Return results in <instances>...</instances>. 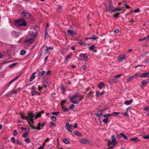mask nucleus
Segmentation results:
<instances>
[{
	"label": "nucleus",
	"instance_id": "obj_21",
	"mask_svg": "<svg viewBox=\"0 0 149 149\" xmlns=\"http://www.w3.org/2000/svg\"><path fill=\"white\" fill-rule=\"evenodd\" d=\"M132 102V101L131 100H128L125 101L124 104L127 105H129Z\"/></svg>",
	"mask_w": 149,
	"mask_h": 149
},
{
	"label": "nucleus",
	"instance_id": "obj_58",
	"mask_svg": "<svg viewBox=\"0 0 149 149\" xmlns=\"http://www.w3.org/2000/svg\"><path fill=\"white\" fill-rule=\"evenodd\" d=\"M139 11H140V10L139 8H138L137 9H135L134 10V12L135 13H136L137 12Z\"/></svg>",
	"mask_w": 149,
	"mask_h": 149
},
{
	"label": "nucleus",
	"instance_id": "obj_23",
	"mask_svg": "<svg viewBox=\"0 0 149 149\" xmlns=\"http://www.w3.org/2000/svg\"><path fill=\"white\" fill-rule=\"evenodd\" d=\"M146 73V72H144L142 74H140V78H143L144 77H147V75Z\"/></svg>",
	"mask_w": 149,
	"mask_h": 149
},
{
	"label": "nucleus",
	"instance_id": "obj_49",
	"mask_svg": "<svg viewBox=\"0 0 149 149\" xmlns=\"http://www.w3.org/2000/svg\"><path fill=\"white\" fill-rule=\"evenodd\" d=\"M114 13H114V17H116V18H118V16L119 15L118 13V12H117L116 13V12H114Z\"/></svg>",
	"mask_w": 149,
	"mask_h": 149
},
{
	"label": "nucleus",
	"instance_id": "obj_31",
	"mask_svg": "<svg viewBox=\"0 0 149 149\" xmlns=\"http://www.w3.org/2000/svg\"><path fill=\"white\" fill-rule=\"evenodd\" d=\"M63 141L66 144H69L70 143L69 141L67 139L65 138L63 139Z\"/></svg>",
	"mask_w": 149,
	"mask_h": 149
},
{
	"label": "nucleus",
	"instance_id": "obj_55",
	"mask_svg": "<svg viewBox=\"0 0 149 149\" xmlns=\"http://www.w3.org/2000/svg\"><path fill=\"white\" fill-rule=\"evenodd\" d=\"M35 90H36V88H35V86H33L32 87V88L31 89V91L32 92V91H35Z\"/></svg>",
	"mask_w": 149,
	"mask_h": 149
},
{
	"label": "nucleus",
	"instance_id": "obj_46",
	"mask_svg": "<svg viewBox=\"0 0 149 149\" xmlns=\"http://www.w3.org/2000/svg\"><path fill=\"white\" fill-rule=\"evenodd\" d=\"M10 95H13L15 93H17L15 90H12L10 93Z\"/></svg>",
	"mask_w": 149,
	"mask_h": 149
},
{
	"label": "nucleus",
	"instance_id": "obj_9",
	"mask_svg": "<svg viewBox=\"0 0 149 149\" xmlns=\"http://www.w3.org/2000/svg\"><path fill=\"white\" fill-rule=\"evenodd\" d=\"M80 142L84 144L90 143V141L88 139H82L80 141Z\"/></svg>",
	"mask_w": 149,
	"mask_h": 149
},
{
	"label": "nucleus",
	"instance_id": "obj_62",
	"mask_svg": "<svg viewBox=\"0 0 149 149\" xmlns=\"http://www.w3.org/2000/svg\"><path fill=\"white\" fill-rule=\"evenodd\" d=\"M143 110H146L147 111L149 110V107H145L144 108Z\"/></svg>",
	"mask_w": 149,
	"mask_h": 149
},
{
	"label": "nucleus",
	"instance_id": "obj_3",
	"mask_svg": "<svg viewBox=\"0 0 149 149\" xmlns=\"http://www.w3.org/2000/svg\"><path fill=\"white\" fill-rule=\"evenodd\" d=\"M15 25L19 27L24 26L26 25V23L25 20L22 19L16 21L15 22Z\"/></svg>",
	"mask_w": 149,
	"mask_h": 149
},
{
	"label": "nucleus",
	"instance_id": "obj_2",
	"mask_svg": "<svg viewBox=\"0 0 149 149\" xmlns=\"http://www.w3.org/2000/svg\"><path fill=\"white\" fill-rule=\"evenodd\" d=\"M36 34L37 33L36 32L34 33L32 31H29L28 33V36L26 40L27 43L29 44L33 43L34 40L36 36Z\"/></svg>",
	"mask_w": 149,
	"mask_h": 149
},
{
	"label": "nucleus",
	"instance_id": "obj_45",
	"mask_svg": "<svg viewBox=\"0 0 149 149\" xmlns=\"http://www.w3.org/2000/svg\"><path fill=\"white\" fill-rule=\"evenodd\" d=\"M143 138L145 139H149V135H146L143 136Z\"/></svg>",
	"mask_w": 149,
	"mask_h": 149
},
{
	"label": "nucleus",
	"instance_id": "obj_35",
	"mask_svg": "<svg viewBox=\"0 0 149 149\" xmlns=\"http://www.w3.org/2000/svg\"><path fill=\"white\" fill-rule=\"evenodd\" d=\"M45 72L44 71H42L39 73L38 76H41L43 75L45 73Z\"/></svg>",
	"mask_w": 149,
	"mask_h": 149
},
{
	"label": "nucleus",
	"instance_id": "obj_30",
	"mask_svg": "<svg viewBox=\"0 0 149 149\" xmlns=\"http://www.w3.org/2000/svg\"><path fill=\"white\" fill-rule=\"evenodd\" d=\"M113 114H111V113H108L107 114H104L103 115V116L105 118H107L109 116L113 115Z\"/></svg>",
	"mask_w": 149,
	"mask_h": 149
},
{
	"label": "nucleus",
	"instance_id": "obj_10",
	"mask_svg": "<svg viewBox=\"0 0 149 149\" xmlns=\"http://www.w3.org/2000/svg\"><path fill=\"white\" fill-rule=\"evenodd\" d=\"M126 57V55L125 54L120 55L118 56V60L120 62L124 60Z\"/></svg>",
	"mask_w": 149,
	"mask_h": 149
},
{
	"label": "nucleus",
	"instance_id": "obj_14",
	"mask_svg": "<svg viewBox=\"0 0 149 149\" xmlns=\"http://www.w3.org/2000/svg\"><path fill=\"white\" fill-rule=\"evenodd\" d=\"M105 86V84L102 82H101L98 85V87L99 88L101 89L103 87Z\"/></svg>",
	"mask_w": 149,
	"mask_h": 149
},
{
	"label": "nucleus",
	"instance_id": "obj_11",
	"mask_svg": "<svg viewBox=\"0 0 149 149\" xmlns=\"http://www.w3.org/2000/svg\"><path fill=\"white\" fill-rule=\"evenodd\" d=\"M42 52L43 53L45 54L47 53L48 52V47L46 46L43 47L42 49Z\"/></svg>",
	"mask_w": 149,
	"mask_h": 149
},
{
	"label": "nucleus",
	"instance_id": "obj_5",
	"mask_svg": "<svg viewBox=\"0 0 149 149\" xmlns=\"http://www.w3.org/2000/svg\"><path fill=\"white\" fill-rule=\"evenodd\" d=\"M111 137L112 139V140L111 141H108V146H110V145H113L115 146L116 142V139H115V137L114 135H112L111 136Z\"/></svg>",
	"mask_w": 149,
	"mask_h": 149
},
{
	"label": "nucleus",
	"instance_id": "obj_1",
	"mask_svg": "<svg viewBox=\"0 0 149 149\" xmlns=\"http://www.w3.org/2000/svg\"><path fill=\"white\" fill-rule=\"evenodd\" d=\"M83 97L81 94L77 93L69 98L72 102V103L74 104H78Z\"/></svg>",
	"mask_w": 149,
	"mask_h": 149
},
{
	"label": "nucleus",
	"instance_id": "obj_33",
	"mask_svg": "<svg viewBox=\"0 0 149 149\" xmlns=\"http://www.w3.org/2000/svg\"><path fill=\"white\" fill-rule=\"evenodd\" d=\"M17 64V63H15L11 64L9 65V67L10 68H11Z\"/></svg>",
	"mask_w": 149,
	"mask_h": 149
},
{
	"label": "nucleus",
	"instance_id": "obj_51",
	"mask_svg": "<svg viewBox=\"0 0 149 149\" xmlns=\"http://www.w3.org/2000/svg\"><path fill=\"white\" fill-rule=\"evenodd\" d=\"M45 38H48V33L47 31V30H45Z\"/></svg>",
	"mask_w": 149,
	"mask_h": 149
},
{
	"label": "nucleus",
	"instance_id": "obj_15",
	"mask_svg": "<svg viewBox=\"0 0 149 149\" xmlns=\"http://www.w3.org/2000/svg\"><path fill=\"white\" fill-rule=\"evenodd\" d=\"M19 75L15 77L14 79L10 81L8 84V86H9L13 82L17 79L19 77Z\"/></svg>",
	"mask_w": 149,
	"mask_h": 149
},
{
	"label": "nucleus",
	"instance_id": "obj_41",
	"mask_svg": "<svg viewBox=\"0 0 149 149\" xmlns=\"http://www.w3.org/2000/svg\"><path fill=\"white\" fill-rule=\"evenodd\" d=\"M102 113L101 111H99L96 114V116H97L99 117L102 115Z\"/></svg>",
	"mask_w": 149,
	"mask_h": 149
},
{
	"label": "nucleus",
	"instance_id": "obj_22",
	"mask_svg": "<svg viewBox=\"0 0 149 149\" xmlns=\"http://www.w3.org/2000/svg\"><path fill=\"white\" fill-rule=\"evenodd\" d=\"M104 92L102 91L101 92H98L97 91L96 92V96H97L100 95H102L104 94Z\"/></svg>",
	"mask_w": 149,
	"mask_h": 149
},
{
	"label": "nucleus",
	"instance_id": "obj_43",
	"mask_svg": "<svg viewBox=\"0 0 149 149\" xmlns=\"http://www.w3.org/2000/svg\"><path fill=\"white\" fill-rule=\"evenodd\" d=\"M20 115H21V116L22 118H24L27 120V119L26 118H27V117H28V116H26L22 113Z\"/></svg>",
	"mask_w": 149,
	"mask_h": 149
},
{
	"label": "nucleus",
	"instance_id": "obj_17",
	"mask_svg": "<svg viewBox=\"0 0 149 149\" xmlns=\"http://www.w3.org/2000/svg\"><path fill=\"white\" fill-rule=\"evenodd\" d=\"M79 56L81 57L82 56H83L84 60L86 61L88 59V57L85 54H81Z\"/></svg>",
	"mask_w": 149,
	"mask_h": 149
},
{
	"label": "nucleus",
	"instance_id": "obj_16",
	"mask_svg": "<svg viewBox=\"0 0 149 149\" xmlns=\"http://www.w3.org/2000/svg\"><path fill=\"white\" fill-rule=\"evenodd\" d=\"M36 73V72H34L33 74H32V75H31V76L30 77V81H32L35 78V77H36V76L35 75Z\"/></svg>",
	"mask_w": 149,
	"mask_h": 149
},
{
	"label": "nucleus",
	"instance_id": "obj_59",
	"mask_svg": "<svg viewBox=\"0 0 149 149\" xmlns=\"http://www.w3.org/2000/svg\"><path fill=\"white\" fill-rule=\"evenodd\" d=\"M119 32V30L118 29H115L114 30V33H118Z\"/></svg>",
	"mask_w": 149,
	"mask_h": 149
},
{
	"label": "nucleus",
	"instance_id": "obj_63",
	"mask_svg": "<svg viewBox=\"0 0 149 149\" xmlns=\"http://www.w3.org/2000/svg\"><path fill=\"white\" fill-rule=\"evenodd\" d=\"M74 107V104H71L70 106V109H72Z\"/></svg>",
	"mask_w": 149,
	"mask_h": 149
},
{
	"label": "nucleus",
	"instance_id": "obj_64",
	"mask_svg": "<svg viewBox=\"0 0 149 149\" xmlns=\"http://www.w3.org/2000/svg\"><path fill=\"white\" fill-rule=\"evenodd\" d=\"M20 89V88L19 87L18 89H17L16 90H15V91L16 93H18Z\"/></svg>",
	"mask_w": 149,
	"mask_h": 149
},
{
	"label": "nucleus",
	"instance_id": "obj_13",
	"mask_svg": "<svg viewBox=\"0 0 149 149\" xmlns=\"http://www.w3.org/2000/svg\"><path fill=\"white\" fill-rule=\"evenodd\" d=\"M106 10L107 11L110 12L111 13L114 12L113 8H111L109 6H106Z\"/></svg>",
	"mask_w": 149,
	"mask_h": 149
},
{
	"label": "nucleus",
	"instance_id": "obj_24",
	"mask_svg": "<svg viewBox=\"0 0 149 149\" xmlns=\"http://www.w3.org/2000/svg\"><path fill=\"white\" fill-rule=\"evenodd\" d=\"M149 82L148 81V79H146L143 80L141 83V84L143 85L146 84Z\"/></svg>",
	"mask_w": 149,
	"mask_h": 149
},
{
	"label": "nucleus",
	"instance_id": "obj_44",
	"mask_svg": "<svg viewBox=\"0 0 149 149\" xmlns=\"http://www.w3.org/2000/svg\"><path fill=\"white\" fill-rule=\"evenodd\" d=\"M109 146V147L106 149H112L115 147V145H111Z\"/></svg>",
	"mask_w": 149,
	"mask_h": 149
},
{
	"label": "nucleus",
	"instance_id": "obj_7",
	"mask_svg": "<svg viewBox=\"0 0 149 149\" xmlns=\"http://www.w3.org/2000/svg\"><path fill=\"white\" fill-rule=\"evenodd\" d=\"M65 127L66 130L70 132H72L71 130L73 129V124L70 125L69 123L66 124Z\"/></svg>",
	"mask_w": 149,
	"mask_h": 149
},
{
	"label": "nucleus",
	"instance_id": "obj_26",
	"mask_svg": "<svg viewBox=\"0 0 149 149\" xmlns=\"http://www.w3.org/2000/svg\"><path fill=\"white\" fill-rule=\"evenodd\" d=\"M31 94L32 96H33L34 95H38L40 94L38 92L36 91H32L31 92Z\"/></svg>",
	"mask_w": 149,
	"mask_h": 149
},
{
	"label": "nucleus",
	"instance_id": "obj_48",
	"mask_svg": "<svg viewBox=\"0 0 149 149\" xmlns=\"http://www.w3.org/2000/svg\"><path fill=\"white\" fill-rule=\"evenodd\" d=\"M108 121V119L107 118H106L104 119H103L102 120L103 122L104 123H107V121Z\"/></svg>",
	"mask_w": 149,
	"mask_h": 149
},
{
	"label": "nucleus",
	"instance_id": "obj_40",
	"mask_svg": "<svg viewBox=\"0 0 149 149\" xmlns=\"http://www.w3.org/2000/svg\"><path fill=\"white\" fill-rule=\"evenodd\" d=\"M51 120L54 121H55L56 120V118L54 116H51L50 117Z\"/></svg>",
	"mask_w": 149,
	"mask_h": 149
},
{
	"label": "nucleus",
	"instance_id": "obj_12",
	"mask_svg": "<svg viewBox=\"0 0 149 149\" xmlns=\"http://www.w3.org/2000/svg\"><path fill=\"white\" fill-rule=\"evenodd\" d=\"M119 136L120 138H123L124 139L127 140V137L124 135L123 133H120L119 135Z\"/></svg>",
	"mask_w": 149,
	"mask_h": 149
},
{
	"label": "nucleus",
	"instance_id": "obj_47",
	"mask_svg": "<svg viewBox=\"0 0 149 149\" xmlns=\"http://www.w3.org/2000/svg\"><path fill=\"white\" fill-rule=\"evenodd\" d=\"M11 141L13 143H14L15 142V139L14 137H11Z\"/></svg>",
	"mask_w": 149,
	"mask_h": 149
},
{
	"label": "nucleus",
	"instance_id": "obj_4",
	"mask_svg": "<svg viewBox=\"0 0 149 149\" xmlns=\"http://www.w3.org/2000/svg\"><path fill=\"white\" fill-rule=\"evenodd\" d=\"M35 114H34L31 113H29L28 114V117L26 118L27 119V121L31 126V124L30 122L31 121L32 123H33L34 121L33 118L35 117Z\"/></svg>",
	"mask_w": 149,
	"mask_h": 149
},
{
	"label": "nucleus",
	"instance_id": "obj_19",
	"mask_svg": "<svg viewBox=\"0 0 149 149\" xmlns=\"http://www.w3.org/2000/svg\"><path fill=\"white\" fill-rule=\"evenodd\" d=\"M56 10L57 11L61 12L62 10L61 6H57L56 7Z\"/></svg>",
	"mask_w": 149,
	"mask_h": 149
},
{
	"label": "nucleus",
	"instance_id": "obj_18",
	"mask_svg": "<svg viewBox=\"0 0 149 149\" xmlns=\"http://www.w3.org/2000/svg\"><path fill=\"white\" fill-rule=\"evenodd\" d=\"M12 35L15 38L17 37L18 36V33L15 31L13 32L12 33Z\"/></svg>",
	"mask_w": 149,
	"mask_h": 149
},
{
	"label": "nucleus",
	"instance_id": "obj_38",
	"mask_svg": "<svg viewBox=\"0 0 149 149\" xmlns=\"http://www.w3.org/2000/svg\"><path fill=\"white\" fill-rule=\"evenodd\" d=\"M61 89L62 90V93L63 94H65V90L64 87L63 86H62L61 87Z\"/></svg>",
	"mask_w": 149,
	"mask_h": 149
},
{
	"label": "nucleus",
	"instance_id": "obj_32",
	"mask_svg": "<svg viewBox=\"0 0 149 149\" xmlns=\"http://www.w3.org/2000/svg\"><path fill=\"white\" fill-rule=\"evenodd\" d=\"M74 134L77 136H79L80 137L82 136V134L77 131L74 132Z\"/></svg>",
	"mask_w": 149,
	"mask_h": 149
},
{
	"label": "nucleus",
	"instance_id": "obj_53",
	"mask_svg": "<svg viewBox=\"0 0 149 149\" xmlns=\"http://www.w3.org/2000/svg\"><path fill=\"white\" fill-rule=\"evenodd\" d=\"M93 94V92L92 91H90V93L88 94V97H91Z\"/></svg>",
	"mask_w": 149,
	"mask_h": 149
},
{
	"label": "nucleus",
	"instance_id": "obj_57",
	"mask_svg": "<svg viewBox=\"0 0 149 149\" xmlns=\"http://www.w3.org/2000/svg\"><path fill=\"white\" fill-rule=\"evenodd\" d=\"M17 130H14V131L13 133V135L14 136H16L17 134Z\"/></svg>",
	"mask_w": 149,
	"mask_h": 149
},
{
	"label": "nucleus",
	"instance_id": "obj_8",
	"mask_svg": "<svg viewBox=\"0 0 149 149\" xmlns=\"http://www.w3.org/2000/svg\"><path fill=\"white\" fill-rule=\"evenodd\" d=\"M140 74L137 73L134 75H132L130 77H128L127 79V82H128L130 81L131 80H132L134 78H136L137 77H138L140 75Z\"/></svg>",
	"mask_w": 149,
	"mask_h": 149
},
{
	"label": "nucleus",
	"instance_id": "obj_54",
	"mask_svg": "<svg viewBox=\"0 0 149 149\" xmlns=\"http://www.w3.org/2000/svg\"><path fill=\"white\" fill-rule=\"evenodd\" d=\"M16 142L18 145H20L21 144V142L19 140H16Z\"/></svg>",
	"mask_w": 149,
	"mask_h": 149
},
{
	"label": "nucleus",
	"instance_id": "obj_52",
	"mask_svg": "<svg viewBox=\"0 0 149 149\" xmlns=\"http://www.w3.org/2000/svg\"><path fill=\"white\" fill-rule=\"evenodd\" d=\"M95 47V46L94 45H91L89 47V49L90 50L94 49Z\"/></svg>",
	"mask_w": 149,
	"mask_h": 149
},
{
	"label": "nucleus",
	"instance_id": "obj_34",
	"mask_svg": "<svg viewBox=\"0 0 149 149\" xmlns=\"http://www.w3.org/2000/svg\"><path fill=\"white\" fill-rule=\"evenodd\" d=\"M26 53V51L25 50L23 49L20 52V54L21 55H24Z\"/></svg>",
	"mask_w": 149,
	"mask_h": 149
},
{
	"label": "nucleus",
	"instance_id": "obj_42",
	"mask_svg": "<svg viewBox=\"0 0 149 149\" xmlns=\"http://www.w3.org/2000/svg\"><path fill=\"white\" fill-rule=\"evenodd\" d=\"M41 116V114L40 113H37L36 115L35 114V117H34L36 118H38L39 117Z\"/></svg>",
	"mask_w": 149,
	"mask_h": 149
},
{
	"label": "nucleus",
	"instance_id": "obj_37",
	"mask_svg": "<svg viewBox=\"0 0 149 149\" xmlns=\"http://www.w3.org/2000/svg\"><path fill=\"white\" fill-rule=\"evenodd\" d=\"M29 133L28 132H25L22 135V136L24 138H26L28 135Z\"/></svg>",
	"mask_w": 149,
	"mask_h": 149
},
{
	"label": "nucleus",
	"instance_id": "obj_27",
	"mask_svg": "<svg viewBox=\"0 0 149 149\" xmlns=\"http://www.w3.org/2000/svg\"><path fill=\"white\" fill-rule=\"evenodd\" d=\"M121 10V7L114 8H113L114 12H115L117 11H120Z\"/></svg>",
	"mask_w": 149,
	"mask_h": 149
},
{
	"label": "nucleus",
	"instance_id": "obj_28",
	"mask_svg": "<svg viewBox=\"0 0 149 149\" xmlns=\"http://www.w3.org/2000/svg\"><path fill=\"white\" fill-rule=\"evenodd\" d=\"M62 108L64 112L68 111L69 110L68 109L66 108L65 106H62Z\"/></svg>",
	"mask_w": 149,
	"mask_h": 149
},
{
	"label": "nucleus",
	"instance_id": "obj_20",
	"mask_svg": "<svg viewBox=\"0 0 149 149\" xmlns=\"http://www.w3.org/2000/svg\"><path fill=\"white\" fill-rule=\"evenodd\" d=\"M130 109V107H128L127 108L126 110V112L124 113L123 114V115L124 116H128V111Z\"/></svg>",
	"mask_w": 149,
	"mask_h": 149
},
{
	"label": "nucleus",
	"instance_id": "obj_60",
	"mask_svg": "<svg viewBox=\"0 0 149 149\" xmlns=\"http://www.w3.org/2000/svg\"><path fill=\"white\" fill-rule=\"evenodd\" d=\"M48 51L50 49H54V47L53 46H49L48 47Z\"/></svg>",
	"mask_w": 149,
	"mask_h": 149
},
{
	"label": "nucleus",
	"instance_id": "obj_6",
	"mask_svg": "<svg viewBox=\"0 0 149 149\" xmlns=\"http://www.w3.org/2000/svg\"><path fill=\"white\" fill-rule=\"evenodd\" d=\"M21 15L25 18L28 19L29 18L31 15L30 13L26 11H24L21 13Z\"/></svg>",
	"mask_w": 149,
	"mask_h": 149
},
{
	"label": "nucleus",
	"instance_id": "obj_50",
	"mask_svg": "<svg viewBox=\"0 0 149 149\" xmlns=\"http://www.w3.org/2000/svg\"><path fill=\"white\" fill-rule=\"evenodd\" d=\"M59 113V112H53L52 113V114L54 115H57Z\"/></svg>",
	"mask_w": 149,
	"mask_h": 149
},
{
	"label": "nucleus",
	"instance_id": "obj_61",
	"mask_svg": "<svg viewBox=\"0 0 149 149\" xmlns=\"http://www.w3.org/2000/svg\"><path fill=\"white\" fill-rule=\"evenodd\" d=\"M137 139H138L137 138L135 137V138L131 139L130 140L132 141H135V140H137Z\"/></svg>",
	"mask_w": 149,
	"mask_h": 149
},
{
	"label": "nucleus",
	"instance_id": "obj_25",
	"mask_svg": "<svg viewBox=\"0 0 149 149\" xmlns=\"http://www.w3.org/2000/svg\"><path fill=\"white\" fill-rule=\"evenodd\" d=\"M40 123H39L38 125L37 126H33L32 127V128L36 130H40Z\"/></svg>",
	"mask_w": 149,
	"mask_h": 149
},
{
	"label": "nucleus",
	"instance_id": "obj_36",
	"mask_svg": "<svg viewBox=\"0 0 149 149\" xmlns=\"http://www.w3.org/2000/svg\"><path fill=\"white\" fill-rule=\"evenodd\" d=\"M24 141L26 143H29L30 142V139L29 138H26L25 139Z\"/></svg>",
	"mask_w": 149,
	"mask_h": 149
},
{
	"label": "nucleus",
	"instance_id": "obj_39",
	"mask_svg": "<svg viewBox=\"0 0 149 149\" xmlns=\"http://www.w3.org/2000/svg\"><path fill=\"white\" fill-rule=\"evenodd\" d=\"M72 54H70L68 55L66 57H65V61H68V59H70V57L71 56Z\"/></svg>",
	"mask_w": 149,
	"mask_h": 149
},
{
	"label": "nucleus",
	"instance_id": "obj_56",
	"mask_svg": "<svg viewBox=\"0 0 149 149\" xmlns=\"http://www.w3.org/2000/svg\"><path fill=\"white\" fill-rule=\"evenodd\" d=\"M97 38L96 36H93L91 37V39H93L94 40H96Z\"/></svg>",
	"mask_w": 149,
	"mask_h": 149
},
{
	"label": "nucleus",
	"instance_id": "obj_29",
	"mask_svg": "<svg viewBox=\"0 0 149 149\" xmlns=\"http://www.w3.org/2000/svg\"><path fill=\"white\" fill-rule=\"evenodd\" d=\"M68 33L69 35H73L74 34V31L72 30H68Z\"/></svg>",
	"mask_w": 149,
	"mask_h": 149
}]
</instances>
